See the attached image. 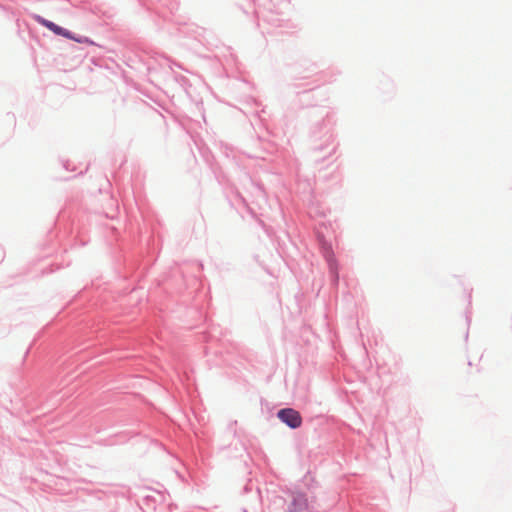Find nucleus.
<instances>
[{"mask_svg":"<svg viewBox=\"0 0 512 512\" xmlns=\"http://www.w3.org/2000/svg\"><path fill=\"white\" fill-rule=\"evenodd\" d=\"M278 418L293 429L300 427L302 424L299 412L291 408L281 409L278 412Z\"/></svg>","mask_w":512,"mask_h":512,"instance_id":"2","label":"nucleus"},{"mask_svg":"<svg viewBox=\"0 0 512 512\" xmlns=\"http://www.w3.org/2000/svg\"><path fill=\"white\" fill-rule=\"evenodd\" d=\"M38 22L43 25L44 27L48 28L50 31H52L54 34L56 35H59V36H63L65 38H68V39H71V40H74L78 43H86V44H90V45H93L94 42L92 40H90L89 38L87 37H76L74 36L70 31H68L67 29L49 21V20H46L44 18H41L39 17L38 18Z\"/></svg>","mask_w":512,"mask_h":512,"instance_id":"1","label":"nucleus"}]
</instances>
